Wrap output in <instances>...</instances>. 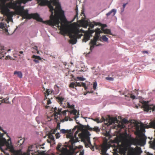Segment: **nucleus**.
<instances>
[{
    "label": "nucleus",
    "mask_w": 155,
    "mask_h": 155,
    "mask_svg": "<svg viewBox=\"0 0 155 155\" xmlns=\"http://www.w3.org/2000/svg\"><path fill=\"white\" fill-rule=\"evenodd\" d=\"M18 28V27H16V28L14 30V31L13 32V34L14 33V32H15L16 31V30H17Z\"/></svg>",
    "instance_id": "nucleus-63"
},
{
    "label": "nucleus",
    "mask_w": 155,
    "mask_h": 155,
    "mask_svg": "<svg viewBox=\"0 0 155 155\" xmlns=\"http://www.w3.org/2000/svg\"><path fill=\"white\" fill-rule=\"evenodd\" d=\"M63 114L64 116H66V111H63Z\"/></svg>",
    "instance_id": "nucleus-59"
},
{
    "label": "nucleus",
    "mask_w": 155,
    "mask_h": 155,
    "mask_svg": "<svg viewBox=\"0 0 155 155\" xmlns=\"http://www.w3.org/2000/svg\"><path fill=\"white\" fill-rule=\"evenodd\" d=\"M77 39H76V38L74 40L72 41V44L73 45L76 44V43H77Z\"/></svg>",
    "instance_id": "nucleus-44"
},
{
    "label": "nucleus",
    "mask_w": 155,
    "mask_h": 155,
    "mask_svg": "<svg viewBox=\"0 0 155 155\" xmlns=\"http://www.w3.org/2000/svg\"><path fill=\"white\" fill-rule=\"evenodd\" d=\"M78 8H76V14L75 16V17L72 20V22H73V21H74V20L75 19V18L76 17H78Z\"/></svg>",
    "instance_id": "nucleus-21"
},
{
    "label": "nucleus",
    "mask_w": 155,
    "mask_h": 155,
    "mask_svg": "<svg viewBox=\"0 0 155 155\" xmlns=\"http://www.w3.org/2000/svg\"><path fill=\"white\" fill-rule=\"evenodd\" d=\"M106 79L108 81H113L114 80V78L112 77H106Z\"/></svg>",
    "instance_id": "nucleus-31"
},
{
    "label": "nucleus",
    "mask_w": 155,
    "mask_h": 155,
    "mask_svg": "<svg viewBox=\"0 0 155 155\" xmlns=\"http://www.w3.org/2000/svg\"><path fill=\"white\" fill-rule=\"evenodd\" d=\"M130 137L131 138V140L132 141V143L130 141L128 143V146L129 147H131L132 145L135 146L140 145V143L138 142L137 139L132 137L131 135H130Z\"/></svg>",
    "instance_id": "nucleus-6"
},
{
    "label": "nucleus",
    "mask_w": 155,
    "mask_h": 155,
    "mask_svg": "<svg viewBox=\"0 0 155 155\" xmlns=\"http://www.w3.org/2000/svg\"><path fill=\"white\" fill-rule=\"evenodd\" d=\"M39 3L41 6H48L52 15H53L54 10L53 5H58L61 7V4L59 0H39Z\"/></svg>",
    "instance_id": "nucleus-1"
},
{
    "label": "nucleus",
    "mask_w": 155,
    "mask_h": 155,
    "mask_svg": "<svg viewBox=\"0 0 155 155\" xmlns=\"http://www.w3.org/2000/svg\"><path fill=\"white\" fill-rule=\"evenodd\" d=\"M59 87L58 86L57 84H55L54 86V90L55 93L54 95L57 94L59 92Z\"/></svg>",
    "instance_id": "nucleus-13"
},
{
    "label": "nucleus",
    "mask_w": 155,
    "mask_h": 155,
    "mask_svg": "<svg viewBox=\"0 0 155 155\" xmlns=\"http://www.w3.org/2000/svg\"><path fill=\"white\" fill-rule=\"evenodd\" d=\"M107 26V25L106 24H101V29L102 31H103L106 30V28Z\"/></svg>",
    "instance_id": "nucleus-17"
},
{
    "label": "nucleus",
    "mask_w": 155,
    "mask_h": 155,
    "mask_svg": "<svg viewBox=\"0 0 155 155\" xmlns=\"http://www.w3.org/2000/svg\"><path fill=\"white\" fill-rule=\"evenodd\" d=\"M46 93L47 94V96H48L50 94V90L49 89H47L46 91Z\"/></svg>",
    "instance_id": "nucleus-33"
},
{
    "label": "nucleus",
    "mask_w": 155,
    "mask_h": 155,
    "mask_svg": "<svg viewBox=\"0 0 155 155\" xmlns=\"http://www.w3.org/2000/svg\"><path fill=\"white\" fill-rule=\"evenodd\" d=\"M33 61L36 63H39V61L38 60L35 59L33 60Z\"/></svg>",
    "instance_id": "nucleus-48"
},
{
    "label": "nucleus",
    "mask_w": 155,
    "mask_h": 155,
    "mask_svg": "<svg viewBox=\"0 0 155 155\" xmlns=\"http://www.w3.org/2000/svg\"><path fill=\"white\" fill-rule=\"evenodd\" d=\"M50 139L51 140L53 141V142H54V143H55L54 138L53 135H51V136L50 137Z\"/></svg>",
    "instance_id": "nucleus-35"
},
{
    "label": "nucleus",
    "mask_w": 155,
    "mask_h": 155,
    "mask_svg": "<svg viewBox=\"0 0 155 155\" xmlns=\"http://www.w3.org/2000/svg\"><path fill=\"white\" fill-rule=\"evenodd\" d=\"M143 53H147V54H148V51H143Z\"/></svg>",
    "instance_id": "nucleus-60"
},
{
    "label": "nucleus",
    "mask_w": 155,
    "mask_h": 155,
    "mask_svg": "<svg viewBox=\"0 0 155 155\" xmlns=\"http://www.w3.org/2000/svg\"><path fill=\"white\" fill-rule=\"evenodd\" d=\"M108 149L106 147H103L102 150V153H105L107 152Z\"/></svg>",
    "instance_id": "nucleus-24"
},
{
    "label": "nucleus",
    "mask_w": 155,
    "mask_h": 155,
    "mask_svg": "<svg viewBox=\"0 0 155 155\" xmlns=\"http://www.w3.org/2000/svg\"><path fill=\"white\" fill-rule=\"evenodd\" d=\"M103 155H109V154L107 153L106 152L103 153Z\"/></svg>",
    "instance_id": "nucleus-64"
},
{
    "label": "nucleus",
    "mask_w": 155,
    "mask_h": 155,
    "mask_svg": "<svg viewBox=\"0 0 155 155\" xmlns=\"http://www.w3.org/2000/svg\"><path fill=\"white\" fill-rule=\"evenodd\" d=\"M89 130L87 129V130H86V136H89L90 137V136L91 135V134L90 133L89 131Z\"/></svg>",
    "instance_id": "nucleus-29"
},
{
    "label": "nucleus",
    "mask_w": 155,
    "mask_h": 155,
    "mask_svg": "<svg viewBox=\"0 0 155 155\" xmlns=\"http://www.w3.org/2000/svg\"><path fill=\"white\" fill-rule=\"evenodd\" d=\"M65 95L63 92H61L59 95L56 97L57 101L63 107H65V104H63V102L65 100Z\"/></svg>",
    "instance_id": "nucleus-4"
},
{
    "label": "nucleus",
    "mask_w": 155,
    "mask_h": 155,
    "mask_svg": "<svg viewBox=\"0 0 155 155\" xmlns=\"http://www.w3.org/2000/svg\"><path fill=\"white\" fill-rule=\"evenodd\" d=\"M88 118L89 119H91L94 121H98L99 122V118H96L95 119H94L93 118H91L90 117H89V118Z\"/></svg>",
    "instance_id": "nucleus-32"
},
{
    "label": "nucleus",
    "mask_w": 155,
    "mask_h": 155,
    "mask_svg": "<svg viewBox=\"0 0 155 155\" xmlns=\"http://www.w3.org/2000/svg\"><path fill=\"white\" fill-rule=\"evenodd\" d=\"M105 34H108L110 35H112L110 29L106 28V30L103 31Z\"/></svg>",
    "instance_id": "nucleus-15"
},
{
    "label": "nucleus",
    "mask_w": 155,
    "mask_h": 155,
    "mask_svg": "<svg viewBox=\"0 0 155 155\" xmlns=\"http://www.w3.org/2000/svg\"><path fill=\"white\" fill-rule=\"evenodd\" d=\"M137 152L139 155H140L143 153V151L142 150L141 148L140 147H137Z\"/></svg>",
    "instance_id": "nucleus-16"
},
{
    "label": "nucleus",
    "mask_w": 155,
    "mask_h": 155,
    "mask_svg": "<svg viewBox=\"0 0 155 155\" xmlns=\"http://www.w3.org/2000/svg\"><path fill=\"white\" fill-rule=\"evenodd\" d=\"M4 48H2V49H0V54H1L3 55L2 56L3 57H4V55L6 54V52L4 51Z\"/></svg>",
    "instance_id": "nucleus-19"
},
{
    "label": "nucleus",
    "mask_w": 155,
    "mask_h": 155,
    "mask_svg": "<svg viewBox=\"0 0 155 155\" xmlns=\"http://www.w3.org/2000/svg\"><path fill=\"white\" fill-rule=\"evenodd\" d=\"M56 27H59L60 26H59V23L58 22H57L56 23L55 25Z\"/></svg>",
    "instance_id": "nucleus-53"
},
{
    "label": "nucleus",
    "mask_w": 155,
    "mask_h": 155,
    "mask_svg": "<svg viewBox=\"0 0 155 155\" xmlns=\"http://www.w3.org/2000/svg\"><path fill=\"white\" fill-rule=\"evenodd\" d=\"M34 146L33 145H30L28 147L27 152L28 155H31L30 152L31 151H33V150L32 149ZM31 155H33V154H32Z\"/></svg>",
    "instance_id": "nucleus-12"
},
{
    "label": "nucleus",
    "mask_w": 155,
    "mask_h": 155,
    "mask_svg": "<svg viewBox=\"0 0 155 155\" xmlns=\"http://www.w3.org/2000/svg\"><path fill=\"white\" fill-rule=\"evenodd\" d=\"M123 122L124 123H127L128 122V120L126 118H124L123 120Z\"/></svg>",
    "instance_id": "nucleus-41"
},
{
    "label": "nucleus",
    "mask_w": 155,
    "mask_h": 155,
    "mask_svg": "<svg viewBox=\"0 0 155 155\" xmlns=\"http://www.w3.org/2000/svg\"><path fill=\"white\" fill-rule=\"evenodd\" d=\"M124 8H121V12H123L124 11Z\"/></svg>",
    "instance_id": "nucleus-62"
},
{
    "label": "nucleus",
    "mask_w": 155,
    "mask_h": 155,
    "mask_svg": "<svg viewBox=\"0 0 155 155\" xmlns=\"http://www.w3.org/2000/svg\"><path fill=\"white\" fill-rule=\"evenodd\" d=\"M50 93V94H54V93H55L54 91V90L52 89H51Z\"/></svg>",
    "instance_id": "nucleus-45"
},
{
    "label": "nucleus",
    "mask_w": 155,
    "mask_h": 155,
    "mask_svg": "<svg viewBox=\"0 0 155 155\" xmlns=\"http://www.w3.org/2000/svg\"><path fill=\"white\" fill-rule=\"evenodd\" d=\"M144 111L147 113H150L151 112V110L153 111H155V105L153 104H148L144 107Z\"/></svg>",
    "instance_id": "nucleus-5"
},
{
    "label": "nucleus",
    "mask_w": 155,
    "mask_h": 155,
    "mask_svg": "<svg viewBox=\"0 0 155 155\" xmlns=\"http://www.w3.org/2000/svg\"><path fill=\"white\" fill-rule=\"evenodd\" d=\"M20 7L21 9L22 10H24V6H21V3L20 4Z\"/></svg>",
    "instance_id": "nucleus-54"
},
{
    "label": "nucleus",
    "mask_w": 155,
    "mask_h": 155,
    "mask_svg": "<svg viewBox=\"0 0 155 155\" xmlns=\"http://www.w3.org/2000/svg\"><path fill=\"white\" fill-rule=\"evenodd\" d=\"M9 99V97H6L5 98H4V99L3 100L4 101V102H5V101H6L8 100Z\"/></svg>",
    "instance_id": "nucleus-51"
},
{
    "label": "nucleus",
    "mask_w": 155,
    "mask_h": 155,
    "mask_svg": "<svg viewBox=\"0 0 155 155\" xmlns=\"http://www.w3.org/2000/svg\"><path fill=\"white\" fill-rule=\"evenodd\" d=\"M127 148L124 149L122 150V152L124 155H126L127 153Z\"/></svg>",
    "instance_id": "nucleus-36"
},
{
    "label": "nucleus",
    "mask_w": 155,
    "mask_h": 155,
    "mask_svg": "<svg viewBox=\"0 0 155 155\" xmlns=\"http://www.w3.org/2000/svg\"><path fill=\"white\" fill-rule=\"evenodd\" d=\"M14 75H17V76L20 78H21L23 77V74L21 71H15L14 72Z\"/></svg>",
    "instance_id": "nucleus-11"
},
{
    "label": "nucleus",
    "mask_w": 155,
    "mask_h": 155,
    "mask_svg": "<svg viewBox=\"0 0 155 155\" xmlns=\"http://www.w3.org/2000/svg\"><path fill=\"white\" fill-rule=\"evenodd\" d=\"M62 110V108H61L60 109L59 108L58 109V110H57V108L56 107H55L54 108V111L56 113L57 111H58L59 112L58 113H57L58 115H60V113L61 112V110Z\"/></svg>",
    "instance_id": "nucleus-18"
},
{
    "label": "nucleus",
    "mask_w": 155,
    "mask_h": 155,
    "mask_svg": "<svg viewBox=\"0 0 155 155\" xmlns=\"http://www.w3.org/2000/svg\"><path fill=\"white\" fill-rule=\"evenodd\" d=\"M129 96L132 99L134 100L135 99H137V97L134 95L133 93L130 94Z\"/></svg>",
    "instance_id": "nucleus-22"
},
{
    "label": "nucleus",
    "mask_w": 155,
    "mask_h": 155,
    "mask_svg": "<svg viewBox=\"0 0 155 155\" xmlns=\"http://www.w3.org/2000/svg\"><path fill=\"white\" fill-rule=\"evenodd\" d=\"M60 133L63 134H66L70 135V140L71 141V144L73 146H75V143L79 141L78 138L77 137V134L74 136L73 134L71 133V130H66L65 129H62L60 130Z\"/></svg>",
    "instance_id": "nucleus-2"
},
{
    "label": "nucleus",
    "mask_w": 155,
    "mask_h": 155,
    "mask_svg": "<svg viewBox=\"0 0 155 155\" xmlns=\"http://www.w3.org/2000/svg\"><path fill=\"white\" fill-rule=\"evenodd\" d=\"M64 155H73V153L71 151L67 148L64 151Z\"/></svg>",
    "instance_id": "nucleus-14"
},
{
    "label": "nucleus",
    "mask_w": 155,
    "mask_h": 155,
    "mask_svg": "<svg viewBox=\"0 0 155 155\" xmlns=\"http://www.w3.org/2000/svg\"><path fill=\"white\" fill-rule=\"evenodd\" d=\"M78 148L79 149L81 150H81L83 148V147L82 145H79L78 146Z\"/></svg>",
    "instance_id": "nucleus-47"
},
{
    "label": "nucleus",
    "mask_w": 155,
    "mask_h": 155,
    "mask_svg": "<svg viewBox=\"0 0 155 155\" xmlns=\"http://www.w3.org/2000/svg\"><path fill=\"white\" fill-rule=\"evenodd\" d=\"M79 155H84V150L83 149L82 150H80V152Z\"/></svg>",
    "instance_id": "nucleus-39"
},
{
    "label": "nucleus",
    "mask_w": 155,
    "mask_h": 155,
    "mask_svg": "<svg viewBox=\"0 0 155 155\" xmlns=\"http://www.w3.org/2000/svg\"><path fill=\"white\" fill-rule=\"evenodd\" d=\"M117 12V10L116 9L114 8L112 9L109 12L106 14V15L107 16H108L112 14V16H114L115 15Z\"/></svg>",
    "instance_id": "nucleus-10"
},
{
    "label": "nucleus",
    "mask_w": 155,
    "mask_h": 155,
    "mask_svg": "<svg viewBox=\"0 0 155 155\" xmlns=\"http://www.w3.org/2000/svg\"><path fill=\"white\" fill-rule=\"evenodd\" d=\"M86 141L88 143V144L90 145H91V146H92V145L91 143V141L90 140V137H89V136L86 137Z\"/></svg>",
    "instance_id": "nucleus-20"
},
{
    "label": "nucleus",
    "mask_w": 155,
    "mask_h": 155,
    "mask_svg": "<svg viewBox=\"0 0 155 155\" xmlns=\"http://www.w3.org/2000/svg\"><path fill=\"white\" fill-rule=\"evenodd\" d=\"M143 135L144 136V137H143L141 139V142L142 143V144H140V146H143L146 144V140L147 138L145 134H143Z\"/></svg>",
    "instance_id": "nucleus-9"
},
{
    "label": "nucleus",
    "mask_w": 155,
    "mask_h": 155,
    "mask_svg": "<svg viewBox=\"0 0 155 155\" xmlns=\"http://www.w3.org/2000/svg\"><path fill=\"white\" fill-rule=\"evenodd\" d=\"M61 146V143H59L57 145V149L58 150H60V149Z\"/></svg>",
    "instance_id": "nucleus-30"
},
{
    "label": "nucleus",
    "mask_w": 155,
    "mask_h": 155,
    "mask_svg": "<svg viewBox=\"0 0 155 155\" xmlns=\"http://www.w3.org/2000/svg\"><path fill=\"white\" fill-rule=\"evenodd\" d=\"M97 84L96 81H95L93 83V88L94 90H96Z\"/></svg>",
    "instance_id": "nucleus-25"
},
{
    "label": "nucleus",
    "mask_w": 155,
    "mask_h": 155,
    "mask_svg": "<svg viewBox=\"0 0 155 155\" xmlns=\"http://www.w3.org/2000/svg\"><path fill=\"white\" fill-rule=\"evenodd\" d=\"M151 148L153 149L154 150H155V146L153 144H152L151 145Z\"/></svg>",
    "instance_id": "nucleus-52"
},
{
    "label": "nucleus",
    "mask_w": 155,
    "mask_h": 155,
    "mask_svg": "<svg viewBox=\"0 0 155 155\" xmlns=\"http://www.w3.org/2000/svg\"><path fill=\"white\" fill-rule=\"evenodd\" d=\"M56 138L57 139H58L59 137H60L61 135H60V133L59 132L57 133L56 134Z\"/></svg>",
    "instance_id": "nucleus-38"
},
{
    "label": "nucleus",
    "mask_w": 155,
    "mask_h": 155,
    "mask_svg": "<svg viewBox=\"0 0 155 155\" xmlns=\"http://www.w3.org/2000/svg\"><path fill=\"white\" fill-rule=\"evenodd\" d=\"M19 53L21 54H22L23 56L24 55V54L23 51H21L19 52Z\"/></svg>",
    "instance_id": "nucleus-58"
},
{
    "label": "nucleus",
    "mask_w": 155,
    "mask_h": 155,
    "mask_svg": "<svg viewBox=\"0 0 155 155\" xmlns=\"http://www.w3.org/2000/svg\"><path fill=\"white\" fill-rule=\"evenodd\" d=\"M4 27V24L3 22H0V28L2 29Z\"/></svg>",
    "instance_id": "nucleus-34"
},
{
    "label": "nucleus",
    "mask_w": 155,
    "mask_h": 155,
    "mask_svg": "<svg viewBox=\"0 0 155 155\" xmlns=\"http://www.w3.org/2000/svg\"><path fill=\"white\" fill-rule=\"evenodd\" d=\"M4 103H6V104H11V103L9 101H8V102H6V101H5L4 102Z\"/></svg>",
    "instance_id": "nucleus-61"
},
{
    "label": "nucleus",
    "mask_w": 155,
    "mask_h": 155,
    "mask_svg": "<svg viewBox=\"0 0 155 155\" xmlns=\"http://www.w3.org/2000/svg\"><path fill=\"white\" fill-rule=\"evenodd\" d=\"M125 97H127L126 98V99L127 100L129 101H130V99L131 98L130 96V97H127V96H125Z\"/></svg>",
    "instance_id": "nucleus-49"
},
{
    "label": "nucleus",
    "mask_w": 155,
    "mask_h": 155,
    "mask_svg": "<svg viewBox=\"0 0 155 155\" xmlns=\"http://www.w3.org/2000/svg\"><path fill=\"white\" fill-rule=\"evenodd\" d=\"M127 4V3H124L123 5V8H125L126 5Z\"/></svg>",
    "instance_id": "nucleus-56"
},
{
    "label": "nucleus",
    "mask_w": 155,
    "mask_h": 155,
    "mask_svg": "<svg viewBox=\"0 0 155 155\" xmlns=\"http://www.w3.org/2000/svg\"><path fill=\"white\" fill-rule=\"evenodd\" d=\"M62 45L64 48V50L65 51L67 52L68 50V47L70 46V45L65 41L63 42L62 43Z\"/></svg>",
    "instance_id": "nucleus-8"
},
{
    "label": "nucleus",
    "mask_w": 155,
    "mask_h": 155,
    "mask_svg": "<svg viewBox=\"0 0 155 155\" xmlns=\"http://www.w3.org/2000/svg\"><path fill=\"white\" fill-rule=\"evenodd\" d=\"M70 108L74 109L75 108H74V105L73 104L71 103V106L69 107Z\"/></svg>",
    "instance_id": "nucleus-42"
},
{
    "label": "nucleus",
    "mask_w": 155,
    "mask_h": 155,
    "mask_svg": "<svg viewBox=\"0 0 155 155\" xmlns=\"http://www.w3.org/2000/svg\"><path fill=\"white\" fill-rule=\"evenodd\" d=\"M87 91V93H91V94H94V91L92 90V89H91V90L90 91H87V90H86Z\"/></svg>",
    "instance_id": "nucleus-40"
},
{
    "label": "nucleus",
    "mask_w": 155,
    "mask_h": 155,
    "mask_svg": "<svg viewBox=\"0 0 155 155\" xmlns=\"http://www.w3.org/2000/svg\"><path fill=\"white\" fill-rule=\"evenodd\" d=\"M71 103H70L69 102H67L66 104H65V107H63L64 108H65L66 107H68V108H69L71 106Z\"/></svg>",
    "instance_id": "nucleus-27"
},
{
    "label": "nucleus",
    "mask_w": 155,
    "mask_h": 155,
    "mask_svg": "<svg viewBox=\"0 0 155 155\" xmlns=\"http://www.w3.org/2000/svg\"><path fill=\"white\" fill-rule=\"evenodd\" d=\"M78 117H79V114L78 115V116H77V117H76V118L75 119V120H76V123H77V124H80V123L79 122V121H78V120H76V118H78Z\"/></svg>",
    "instance_id": "nucleus-43"
},
{
    "label": "nucleus",
    "mask_w": 155,
    "mask_h": 155,
    "mask_svg": "<svg viewBox=\"0 0 155 155\" xmlns=\"http://www.w3.org/2000/svg\"><path fill=\"white\" fill-rule=\"evenodd\" d=\"M82 86L84 87L85 90H87L88 89L87 87L86 86V84L85 83L82 82Z\"/></svg>",
    "instance_id": "nucleus-28"
},
{
    "label": "nucleus",
    "mask_w": 155,
    "mask_h": 155,
    "mask_svg": "<svg viewBox=\"0 0 155 155\" xmlns=\"http://www.w3.org/2000/svg\"><path fill=\"white\" fill-rule=\"evenodd\" d=\"M45 152V151H42V152L43 153L45 154V155H50V154L49 153H46Z\"/></svg>",
    "instance_id": "nucleus-55"
},
{
    "label": "nucleus",
    "mask_w": 155,
    "mask_h": 155,
    "mask_svg": "<svg viewBox=\"0 0 155 155\" xmlns=\"http://www.w3.org/2000/svg\"><path fill=\"white\" fill-rule=\"evenodd\" d=\"M90 36H88L87 38V40L86 41H85V42H86L87 41H88L89 40H90Z\"/></svg>",
    "instance_id": "nucleus-57"
},
{
    "label": "nucleus",
    "mask_w": 155,
    "mask_h": 155,
    "mask_svg": "<svg viewBox=\"0 0 155 155\" xmlns=\"http://www.w3.org/2000/svg\"><path fill=\"white\" fill-rule=\"evenodd\" d=\"M70 86L71 87L74 88V86H75V84L73 82H71L70 84Z\"/></svg>",
    "instance_id": "nucleus-37"
},
{
    "label": "nucleus",
    "mask_w": 155,
    "mask_h": 155,
    "mask_svg": "<svg viewBox=\"0 0 155 155\" xmlns=\"http://www.w3.org/2000/svg\"><path fill=\"white\" fill-rule=\"evenodd\" d=\"M83 127H85L86 128L90 131H94L96 132H98L100 131V129L98 127H91L88 124L87 125H82Z\"/></svg>",
    "instance_id": "nucleus-7"
},
{
    "label": "nucleus",
    "mask_w": 155,
    "mask_h": 155,
    "mask_svg": "<svg viewBox=\"0 0 155 155\" xmlns=\"http://www.w3.org/2000/svg\"><path fill=\"white\" fill-rule=\"evenodd\" d=\"M145 153H146V155H153V153H151L149 152H147L146 151H145Z\"/></svg>",
    "instance_id": "nucleus-46"
},
{
    "label": "nucleus",
    "mask_w": 155,
    "mask_h": 155,
    "mask_svg": "<svg viewBox=\"0 0 155 155\" xmlns=\"http://www.w3.org/2000/svg\"><path fill=\"white\" fill-rule=\"evenodd\" d=\"M77 127L78 126H75L74 127V128L72 129L73 132H74V131L76 130V129L77 128Z\"/></svg>",
    "instance_id": "nucleus-50"
},
{
    "label": "nucleus",
    "mask_w": 155,
    "mask_h": 155,
    "mask_svg": "<svg viewBox=\"0 0 155 155\" xmlns=\"http://www.w3.org/2000/svg\"><path fill=\"white\" fill-rule=\"evenodd\" d=\"M77 79L80 81H83L85 80L86 78L83 77H78L77 78Z\"/></svg>",
    "instance_id": "nucleus-26"
},
{
    "label": "nucleus",
    "mask_w": 155,
    "mask_h": 155,
    "mask_svg": "<svg viewBox=\"0 0 155 155\" xmlns=\"http://www.w3.org/2000/svg\"><path fill=\"white\" fill-rule=\"evenodd\" d=\"M77 110L75 108L73 109V110L71 111V113L72 114H73L74 115H76V116H77Z\"/></svg>",
    "instance_id": "nucleus-23"
},
{
    "label": "nucleus",
    "mask_w": 155,
    "mask_h": 155,
    "mask_svg": "<svg viewBox=\"0 0 155 155\" xmlns=\"http://www.w3.org/2000/svg\"><path fill=\"white\" fill-rule=\"evenodd\" d=\"M99 41H103L104 42H108V38L105 35H103L101 37L100 34H99L94 37V40H91V42L94 46H98L99 45H97V42Z\"/></svg>",
    "instance_id": "nucleus-3"
}]
</instances>
